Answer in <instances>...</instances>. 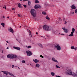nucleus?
<instances>
[{"label": "nucleus", "mask_w": 77, "mask_h": 77, "mask_svg": "<svg viewBox=\"0 0 77 77\" xmlns=\"http://www.w3.org/2000/svg\"><path fill=\"white\" fill-rule=\"evenodd\" d=\"M43 29L45 30H46V31H49L51 30L52 29V27L51 26H49L47 25H44L43 27Z\"/></svg>", "instance_id": "1"}, {"label": "nucleus", "mask_w": 77, "mask_h": 77, "mask_svg": "<svg viewBox=\"0 0 77 77\" xmlns=\"http://www.w3.org/2000/svg\"><path fill=\"white\" fill-rule=\"evenodd\" d=\"M30 13L32 16H33V18H34L36 17V13L35 12V10L34 9H31L30 11Z\"/></svg>", "instance_id": "2"}, {"label": "nucleus", "mask_w": 77, "mask_h": 77, "mask_svg": "<svg viewBox=\"0 0 77 77\" xmlns=\"http://www.w3.org/2000/svg\"><path fill=\"white\" fill-rule=\"evenodd\" d=\"M8 58L10 59H14L15 58H17V55H13L12 54H9L7 56Z\"/></svg>", "instance_id": "3"}, {"label": "nucleus", "mask_w": 77, "mask_h": 77, "mask_svg": "<svg viewBox=\"0 0 77 77\" xmlns=\"http://www.w3.org/2000/svg\"><path fill=\"white\" fill-rule=\"evenodd\" d=\"M66 75H72V76H74V73L72 74V72H71L70 70L68 69L67 71L66 72Z\"/></svg>", "instance_id": "4"}, {"label": "nucleus", "mask_w": 77, "mask_h": 77, "mask_svg": "<svg viewBox=\"0 0 77 77\" xmlns=\"http://www.w3.org/2000/svg\"><path fill=\"white\" fill-rule=\"evenodd\" d=\"M72 31L71 32V34L69 35V36H74V33L75 32V29L74 28H72Z\"/></svg>", "instance_id": "5"}, {"label": "nucleus", "mask_w": 77, "mask_h": 77, "mask_svg": "<svg viewBox=\"0 0 77 77\" xmlns=\"http://www.w3.org/2000/svg\"><path fill=\"white\" fill-rule=\"evenodd\" d=\"M55 48L57 49V50H59L60 51V50H61V48L60 47V46H59V45H57L54 46Z\"/></svg>", "instance_id": "6"}, {"label": "nucleus", "mask_w": 77, "mask_h": 77, "mask_svg": "<svg viewBox=\"0 0 77 77\" xmlns=\"http://www.w3.org/2000/svg\"><path fill=\"white\" fill-rule=\"evenodd\" d=\"M62 29H63V30H64V32L65 33H68V30L67 29H66L65 27H63Z\"/></svg>", "instance_id": "7"}, {"label": "nucleus", "mask_w": 77, "mask_h": 77, "mask_svg": "<svg viewBox=\"0 0 77 77\" xmlns=\"http://www.w3.org/2000/svg\"><path fill=\"white\" fill-rule=\"evenodd\" d=\"M34 8L35 9H38V8L40 9L41 8V6L39 5H35Z\"/></svg>", "instance_id": "8"}, {"label": "nucleus", "mask_w": 77, "mask_h": 77, "mask_svg": "<svg viewBox=\"0 0 77 77\" xmlns=\"http://www.w3.org/2000/svg\"><path fill=\"white\" fill-rule=\"evenodd\" d=\"M26 53L28 56H32V52L29 51H26Z\"/></svg>", "instance_id": "9"}, {"label": "nucleus", "mask_w": 77, "mask_h": 77, "mask_svg": "<svg viewBox=\"0 0 77 77\" xmlns=\"http://www.w3.org/2000/svg\"><path fill=\"white\" fill-rule=\"evenodd\" d=\"M70 7L71 8V10L75 9L76 8V7H75V5H72Z\"/></svg>", "instance_id": "10"}, {"label": "nucleus", "mask_w": 77, "mask_h": 77, "mask_svg": "<svg viewBox=\"0 0 77 77\" xmlns=\"http://www.w3.org/2000/svg\"><path fill=\"white\" fill-rule=\"evenodd\" d=\"M52 60L54 62H57V63H59V62H58V61H57V60H56V59L54 57L52 58Z\"/></svg>", "instance_id": "11"}, {"label": "nucleus", "mask_w": 77, "mask_h": 77, "mask_svg": "<svg viewBox=\"0 0 77 77\" xmlns=\"http://www.w3.org/2000/svg\"><path fill=\"white\" fill-rule=\"evenodd\" d=\"M8 29L10 32H11V33H14V30H13V29H12L11 27H10Z\"/></svg>", "instance_id": "12"}, {"label": "nucleus", "mask_w": 77, "mask_h": 77, "mask_svg": "<svg viewBox=\"0 0 77 77\" xmlns=\"http://www.w3.org/2000/svg\"><path fill=\"white\" fill-rule=\"evenodd\" d=\"M49 6H50L49 4H48L47 3H46L44 5V8H47V7H48Z\"/></svg>", "instance_id": "13"}, {"label": "nucleus", "mask_w": 77, "mask_h": 77, "mask_svg": "<svg viewBox=\"0 0 77 77\" xmlns=\"http://www.w3.org/2000/svg\"><path fill=\"white\" fill-rule=\"evenodd\" d=\"M2 72H3V74H6L7 75L8 74V71H2Z\"/></svg>", "instance_id": "14"}, {"label": "nucleus", "mask_w": 77, "mask_h": 77, "mask_svg": "<svg viewBox=\"0 0 77 77\" xmlns=\"http://www.w3.org/2000/svg\"><path fill=\"white\" fill-rule=\"evenodd\" d=\"M18 6L19 8H22V5H21V4H20V3H18Z\"/></svg>", "instance_id": "15"}, {"label": "nucleus", "mask_w": 77, "mask_h": 77, "mask_svg": "<svg viewBox=\"0 0 77 77\" xmlns=\"http://www.w3.org/2000/svg\"><path fill=\"white\" fill-rule=\"evenodd\" d=\"M58 32L59 31L57 30L53 31V33H54V34H55L56 35H57Z\"/></svg>", "instance_id": "16"}, {"label": "nucleus", "mask_w": 77, "mask_h": 77, "mask_svg": "<svg viewBox=\"0 0 77 77\" xmlns=\"http://www.w3.org/2000/svg\"><path fill=\"white\" fill-rule=\"evenodd\" d=\"M28 32L29 33V36H30V38L32 37V32H31V31L30 30H29Z\"/></svg>", "instance_id": "17"}, {"label": "nucleus", "mask_w": 77, "mask_h": 77, "mask_svg": "<svg viewBox=\"0 0 77 77\" xmlns=\"http://www.w3.org/2000/svg\"><path fill=\"white\" fill-rule=\"evenodd\" d=\"M8 74H9V75H10L12 76V77H14V74H12L11 73H10V72H8Z\"/></svg>", "instance_id": "18"}, {"label": "nucleus", "mask_w": 77, "mask_h": 77, "mask_svg": "<svg viewBox=\"0 0 77 77\" xmlns=\"http://www.w3.org/2000/svg\"><path fill=\"white\" fill-rule=\"evenodd\" d=\"M33 61L35 62V63H38V62H39V60H38L37 59L33 60Z\"/></svg>", "instance_id": "19"}, {"label": "nucleus", "mask_w": 77, "mask_h": 77, "mask_svg": "<svg viewBox=\"0 0 77 77\" xmlns=\"http://www.w3.org/2000/svg\"><path fill=\"white\" fill-rule=\"evenodd\" d=\"M61 21H62V19H59V21L58 22L57 21L56 22V23H57V24H58V23H61Z\"/></svg>", "instance_id": "20"}, {"label": "nucleus", "mask_w": 77, "mask_h": 77, "mask_svg": "<svg viewBox=\"0 0 77 77\" xmlns=\"http://www.w3.org/2000/svg\"><path fill=\"white\" fill-rule=\"evenodd\" d=\"M46 19H47V20H50V17H48V16H47L46 17Z\"/></svg>", "instance_id": "21"}, {"label": "nucleus", "mask_w": 77, "mask_h": 77, "mask_svg": "<svg viewBox=\"0 0 77 77\" xmlns=\"http://www.w3.org/2000/svg\"><path fill=\"white\" fill-rule=\"evenodd\" d=\"M35 66L36 67H37V68H39V66H40L39 65V64H36Z\"/></svg>", "instance_id": "22"}, {"label": "nucleus", "mask_w": 77, "mask_h": 77, "mask_svg": "<svg viewBox=\"0 0 77 77\" xmlns=\"http://www.w3.org/2000/svg\"><path fill=\"white\" fill-rule=\"evenodd\" d=\"M51 75H52V76H54V74H55L53 72H51Z\"/></svg>", "instance_id": "23"}, {"label": "nucleus", "mask_w": 77, "mask_h": 77, "mask_svg": "<svg viewBox=\"0 0 77 77\" xmlns=\"http://www.w3.org/2000/svg\"><path fill=\"white\" fill-rule=\"evenodd\" d=\"M35 3H39V1H38V0H36L35 1Z\"/></svg>", "instance_id": "24"}, {"label": "nucleus", "mask_w": 77, "mask_h": 77, "mask_svg": "<svg viewBox=\"0 0 77 77\" xmlns=\"http://www.w3.org/2000/svg\"><path fill=\"white\" fill-rule=\"evenodd\" d=\"M1 25L3 27H5V23H1Z\"/></svg>", "instance_id": "25"}, {"label": "nucleus", "mask_w": 77, "mask_h": 77, "mask_svg": "<svg viewBox=\"0 0 77 77\" xmlns=\"http://www.w3.org/2000/svg\"><path fill=\"white\" fill-rule=\"evenodd\" d=\"M31 4V3L30 2V1H29L28 2V5L29 6H30V4Z\"/></svg>", "instance_id": "26"}, {"label": "nucleus", "mask_w": 77, "mask_h": 77, "mask_svg": "<svg viewBox=\"0 0 77 77\" xmlns=\"http://www.w3.org/2000/svg\"><path fill=\"white\" fill-rule=\"evenodd\" d=\"M71 49H75V48H74V46H72L71 47Z\"/></svg>", "instance_id": "27"}, {"label": "nucleus", "mask_w": 77, "mask_h": 77, "mask_svg": "<svg viewBox=\"0 0 77 77\" xmlns=\"http://www.w3.org/2000/svg\"><path fill=\"white\" fill-rule=\"evenodd\" d=\"M38 45H39L40 46V47H42V45L41 44H38Z\"/></svg>", "instance_id": "28"}, {"label": "nucleus", "mask_w": 77, "mask_h": 77, "mask_svg": "<svg viewBox=\"0 0 77 77\" xmlns=\"http://www.w3.org/2000/svg\"><path fill=\"white\" fill-rule=\"evenodd\" d=\"M42 14H43V15H46V13L45 12H42Z\"/></svg>", "instance_id": "29"}, {"label": "nucleus", "mask_w": 77, "mask_h": 77, "mask_svg": "<svg viewBox=\"0 0 77 77\" xmlns=\"http://www.w3.org/2000/svg\"><path fill=\"white\" fill-rule=\"evenodd\" d=\"M56 68H60V67L58 65H56Z\"/></svg>", "instance_id": "30"}, {"label": "nucleus", "mask_w": 77, "mask_h": 77, "mask_svg": "<svg viewBox=\"0 0 77 77\" xmlns=\"http://www.w3.org/2000/svg\"><path fill=\"white\" fill-rule=\"evenodd\" d=\"M16 50H20V48L17 47L16 48Z\"/></svg>", "instance_id": "31"}, {"label": "nucleus", "mask_w": 77, "mask_h": 77, "mask_svg": "<svg viewBox=\"0 0 77 77\" xmlns=\"http://www.w3.org/2000/svg\"><path fill=\"white\" fill-rule=\"evenodd\" d=\"M3 8H4V9L5 8V9H6V6L5 5H4V6L3 7Z\"/></svg>", "instance_id": "32"}, {"label": "nucleus", "mask_w": 77, "mask_h": 77, "mask_svg": "<svg viewBox=\"0 0 77 77\" xmlns=\"http://www.w3.org/2000/svg\"><path fill=\"white\" fill-rule=\"evenodd\" d=\"M75 14H77V9H76L75 10Z\"/></svg>", "instance_id": "33"}, {"label": "nucleus", "mask_w": 77, "mask_h": 77, "mask_svg": "<svg viewBox=\"0 0 77 77\" xmlns=\"http://www.w3.org/2000/svg\"><path fill=\"white\" fill-rule=\"evenodd\" d=\"M27 47V48H31V46H26V47Z\"/></svg>", "instance_id": "34"}, {"label": "nucleus", "mask_w": 77, "mask_h": 77, "mask_svg": "<svg viewBox=\"0 0 77 77\" xmlns=\"http://www.w3.org/2000/svg\"><path fill=\"white\" fill-rule=\"evenodd\" d=\"M40 57H42V58H43V59H44V56H43L42 55H40Z\"/></svg>", "instance_id": "35"}, {"label": "nucleus", "mask_w": 77, "mask_h": 77, "mask_svg": "<svg viewBox=\"0 0 77 77\" xmlns=\"http://www.w3.org/2000/svg\"><path fill=\"white\" fill-rule=\"evenodd\" d=\"M23 5L25 8H26L27 7V5Z\"/></svg>", "instance_id": "36"}, {"label": "nucleus", "mask_w": 77, "mask_h": 77, "mask_svg": "<svg viewBox=\"0 0 77 77\" xmlns=\"http://www.w3.org/2000/svg\"><path fill=\"white\" fill-rule=\"evenodd\" d=\"M17 47H15V46L13 47V48H14V49H15L16 50L17 49Z\"/></svg>", "instance_id": "37"}, {"label": "nucleus", "mask_w": 77, "mask_h": 77, "mask_svg": "<svg viewBox=\"0 0 77 77\" xmlns=\"http://www.w3.org/2000/svg\"><path fill=\"white\" fill-rule=\"evenodd\" d=\"M60 33H59V32L58 31V32L57 33V35H59Z\"/></svg>", "instance_id": "38"}, {"label": "nucleus", "mask_w": 77, "mask_h": 77, "mask_svg": "<svg viewBox=\"0 0 77 77\" xmlns=\"http://www.w3.org/2000/svg\"><path fill=\"white\" fill-rule=\"evenodd\" d=\"M17 15L19 17H21V15H20V14H18Z\"/></svg>", "instance_id": "39"}, {"label": "nucleus", "mask_w": 77, "mask_h": 77, "mask_svg": "<svg viewBox=\"0 0 77 77\" xmlns=\"http://www.w3.org/2000/svg\"><path fill=\"white\" fill-rule=\"evenodd\" d=\"M22 63H25V61L23 60V61H22Z\"/></svg>", "instance_id": "40"}, {"label": "nucleus", "mask_w": 77, "mask_h": 77, "mask_svg": "<svg viewBox=\"0 0 77 77\" xmlns=\"http://www.w3.org/2000/svg\"><path fill=\"white\" fill-rule=\"evenodd\" d=\"M39 27L40 28L39 30H40V29H42V27L41 26H40Z\"/></svg>", "instance_id": "41"}, {"label": "nucleus", "mask_w": 77, "mask_h": 77, "mask_svg": "<svg viewBox=\"0 0 77 77\" xmlns=\"http://www.w3.org/2000/svg\"><path fill=\"white\" fill-rule=\"evenodd\" d=\"M64 24H66V23H67V22L66 21H64Z\"/></svg>", "instance_id": "42"}, {"label": "nucleus", "mask_w": 77, "mask_h": 77, "mask_svg": "<svg viewBox=\"0 0 77 77\" xmlns=\"http://www.w3.org/2000/svg\"><path fill=\"white\" fill-rule=\"evenodd\" d=\"M56 77H61L60 76H59V75L57 76V75L56 76Z\"/></svg>", "instance_id": "43"}, {"label": "nucleus", "mask_w": 77, "mask_h": 77, "mask_svg": "<svg viewBox=\"0 0 77 77\" xmlns=\"http://www.w3.org/2000/svg\"><path fill=\"white\" fill-rule=\"evenodd\" d=\"M65 19L64 18H63V20L64 21H65Z\"/></svg>", "instance_id": "44"}, {"label": "nucleus", "mask_w": 77, "mask_h": 77, "mask_svg": "<svg viewBox=\"0 0 77 77\" xmlns=\"http://www.w3.org/2000/svg\"><path fill=\"white\" fill-rule=\"evenodd\" d=\"M75 51H76V50H77V47L75 48Z\"/></svg>", "instance_id": "45"}, {"label": "nucleus", "mask_w": 77, "mask_h": 77, "mask_svg": "<svg viewBox=\"0 0 77 77\" xmlns=\"http://www.w3.org/2000/svg\"><path fill=\"white\" fill-rule=\"evenodd\" d=\"M61 35H65V34H61Z\"/></svg>", "instance_id": "46"}, {"label": "nucleus", "mask_w": 77, "mask_h": 77, "mask_svg": "<svg viewBox=\"0 0 77 77\" xmlns=\"http://www.w3.org/2000/svg\"><path fill=\"white\" fill-rule=\"evenodd\" d=\"M12 10H13V11H15V8H12Z\"/></svg>", "instance_id": "47"}, {"label": "nucleus", "mask_w": 77, "mask_h": 77, "mask_svg": "<svg viewBox=\"0 0 77 77\" xmlns=\"http://www.w3.org/2000/svg\"><path fill=\"white\" fill-rule=\"evenodd\" d=\"M14 65H13L12 66V68H14Z\"/></svg>", "instance_id": "48"}, {"label": "nucleus", "mask_w": 77, "mask_h": 77, "mask_svg": "<svg viewBox=\"0 0 77 77\" xmlns=\"http://www.w3.org/2000/svg\"><path fill=\"white\" fill-rule=\"evenodd\" d=\"M16 40H17V41H18L19 42H20V41H18V40H17V39H16Z\"/></svg>", "instance_id": "49"}, {"label": "nucleus", "mask_w": 77, "mask_h": 77, "mask_svg": "<svg viewBox=\"0 0 77 77\" xmlns=\"http://www.w3.org/2000/svg\"><path fill=\"white\" fill-rule=\"evenodd\" d=\"M36 34L37 35H38V32H36Z\"/></svg>", "instance_id": "50"}, {"label": "nucleus", "mask_w": 77, "mask_h": 77, "mask_svg": "<svg viewBox=\"0 0 77 77\" xmlns=\"http://www.w3.org/2000/svg\"><path fill=\"white\" fill-rule=\"evenodd\" d=\"M71 14H72V12H71L70 13V14L71 15Z\"/></svg>", "instance_id": "51"}, {"label": "nucleus", "mask_w": 77, "mask_h": 77, "mask_svg": "<svg viewBox=\"0 0 77 77\" xmlns=\"http://www.w3.org/2000/svg\"><path fill=\"white\" fill-rule=\"evenodd\" d=\"M6 42H7V43H9V42H8V41H7Z\"/></svg>", "instance_id": "52"}, {"label": "nucleus", "mask_w": 77, "mask_h": 77, "mask_svg": "<svg viewBox=\"0 0 77 77\" xmlns=\"http://www.w3.org/2000/svg\"><path fill=\"white\" fill-rule=\"evenodd\" d=\"M7 49H9V48L8 47H7Z\"/></svg>", "instance_id": "53"}, {"label": "nucleus", "mask_w": 77, "mask_h": 77, "mask_svg": "<svg viewBox=\"0 0 77 77\" xmlns=\"http://www.w3.org/2000/svg\"><path fill=\"white\" fill-rule=\"evenodd\" d=\"M2 53H3V51H2Z\"/></svg>", "instance_id": "54"}, {"label": "nucleus", "mask_w": 77, "mask_h": 77, "mask_svg": "<svg viewBox=\"0 0 77 77\" xmlns=\"http://www.w3.org/2000/svg\"><path fill=\"white\" fill-rule=\"evenodd\" d=\"M3 18H5V16H3Z\"/></svg>", "instance_id": "55"}, {"label": "nucleus", "mask_w": 77, "mask_h": 77, "mask_svg": "<svg viewBox=\"0 0 77 77\" xmlns=\"http://www.w3.org/2000/svg\"><path fill=\"white\" fill-rule=\"evenodd\" d=\"M74 12H72V14H74Z\"/></svg>", "instance_id": "56"}, {"label": "nucleus", "mask_w": 77, "mask_h": 77, "mask_svg": "<svg viewBox=\"0 0 77 77\" xmlns=\"http://www.w3.org/2000/svg\"><path fill=\"white\" fill-rule=\"evenodd\" d=\"M18 68H19V69H20V67H18Z\"/></svg>", "instance_id": "57"}, {"label": "nucleus", "mask_w": 77, "mask_h": 77, "mask_svg": "<svg viewBox=\"0 0 77 77\" xmlns=\"http://www.w3.org/2000/svg\"><path fill=\"white\" fill-rule=\"evenodd\" d=\"M7 18H9V17H8Z\"/></svg>", "instance_id": "58"}, {"label": "nucleus", "mask_w": 77, "mask_h": 77, "mask_svg": "<svg viewBox=\"0 0 77 77\" xmlns=\"http://www.w3.org/2000/svg\"><path fill=\"white\" fill-rule=\"evenodd\" d=\"M20 28L21 27V26H20Z\"/></svg>", "instance_id": "59"}, {"label": "nucleus", "mask_w": 77, "mask_h": 77, "mask_svg": "<svg viewBox=\"0 0 77 77\" xmlns=\"http://www.w3.org/2000/svg\"><path fill=\"white\" fill-rule=\"evenodd\" d=\"M23 2H24L25 1L24 0H23Z\"/></svg>", "instance_id": "60"}, {"label": "nucleus", "mask_w": 77, "mask_h": 77, "mask_svg": "<svg viewBox=\"0 0 77 77\" xmlns=\"http://www.w3.org/2000/svg\"><path fill=\"white\" fill-rule=\"evenodd\" d=\"M6 45H8V44H7V43L6 44Z\"/></svg>", "instance_id": "61"}, {"label": "nucleus", "mask_w": 77, "mask_h": 77, "mask_svg": "<svg viewBox=\"0 0 77 77\" xmlns=\"http://www.w3.org/2000/svg\"><path fill=\"white\" fill-rule=\"evenodd\" d=\"M20 1H21H21H22V0H20Z\"/></svg>", "instance_id": "62"}, {"label": "nucleus", "mask_w": 77, "mask_h": 77, "mask_svg": "<svg viewBox=\"0 0 77 77\" xmlns=\"http://www.w3.org/2000/svg\"><path fill=\"white\" fill-rule=\"evenodd\" d=\"M23 25H24V24H23Z\"/></svg>", "instance_id": "63"}, {"label": "nucleus", "mask_w": 77, "mask_h": 77, "mask_svg": "<svg viewBox=\"0 0 77 77\" xmlns=\"http://www.w3.org/2000/svg\"><path fill=\"white\" fill-rule=\"evenodd\" d=\"M14 12V13H15V12Z\"/></svg>", "instance_id": "64"}]
</instances>
